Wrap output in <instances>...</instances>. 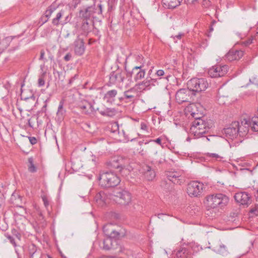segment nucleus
Masks as SVG:
<instances>
[{
	"label": "nucleus",
	"instance_id": "obj_6",
	"mask_svg": "<svg viewBox=\"0 0 258 258\" xmlns=\"http://www.w3.org/2000/svg\"><path fill=\"white\" fill-rule=\"evenodd\" d=\"M98 9H95V6H91L87 7L84 10L79 11V17L82 20H87L88 21H92V18H94V14L97 13L98 14L102 13V6L101 4L97 6Z\"/></svg>",
	"mask_w": 258,
	"mask_h": 258
},
{
	"label": "nucleus",
	"instance_id": "obj_49",
	"mask_svg": "<svg viewBox=\"0 0 258 258\" xmlns=\"http://www.w3.org/2000/svg\"><path fill=\"white\" fill-rule=\"evenodd\" d=\"M47 100L45 101V104L43 105V106L42 108V111L45 112L46 111V108L47 107V103H46Z\"/></svg>",
	"mask_w": 258,
	"mask_h": 258
},
{
	"label": "nucleus",
	"instance_id": "obj_34",
	"mask_svg": "<svg viewBox=\"0 0 258 258\" xmlns=\"http://www.w3.org/2000/svg\"><path fill=\"white\" fill-rule=\"evenodd\" d=\"M5 236L14 246L16 247L17 246V240L14 236L10 235L8 234H6Z\"/></svg>",
	"mask_w": 258,
	"mask_h": 258
},
{
	"label": "nucleus",
	"instance_id": "obj_51",
	"mask_svg": "<svg viewBox=\"0 0 258 258\" xmlns=\"http://www.w3.org/2000/svg\"><path fill=\"white\" fill-rule=\"evenodd\" d=\"M215 23H216V21H213L212 22L211 26H210V29H209L210 32H212L213 30V28L212 27V25H214Z\"/></svg>",
	"mask_w": 258,
	"mask_h": 258
},
{
	"label": "nucleus",
	"instance_id": "obj_39",
	"mask_svg": "<svg viewBox=\"0 0 258 258\" xmlns=\"http://www.w3.org/2000/svg\"><path fill=\"white\" fill-rule=\"evenodd\" d=\"M250 212L253 213L255 215H258V206H255L254 208L250 210Z\"/></svg>",
	"mask_w": 258,
	"mask_h": 258
},
{
	"label": "nucleus",
	"instance_id": "obj_58",
	"mask_svg": "<svg viewBox=\"0 0 258 258\" xmlns=\"http://www.w3.org/2000/svg\"><path fill=\"white\" fill-rule=\"evenodd\" d=\"M115 127H116L117 130H118V125L117 124H115Z\"/></svg>",
	"mask_w": 258,
	"mask_h": 258
},
{
	"label": "nucleus",
	"instance_id": "obj_2",
	"mask_svg": "<svg viewBox=\"0 0 258 258\" xmlns=\"http://www.w3.org/2000/svg\"><path fill=\"white\" fill-rule=\"evenodd\" d=\"M229 202V198L222 194L211 195L207 197L206 204L209 208L215 209L221 208L226 206Z\"/></svg>",
	"mask_w": 258,
	"mask_h": 258
},
{
	"label": "nucleus",
	"instance_id": "obj_3",
	"mask_svg": "<svg viewBox=\"0 0 258 258\" xmlns=\"http://www.w3.org/2000/svg\"><path fill=\"white\" fill-rule=\"evenodd\" d=\"M99 180L100 184L106 188L114 187L120 181L117 175L112 172H105L100 174Z\"/></svg>",
	"mask_w": 258,
	"mask_h": 258
},
{
	"label": "nucleus",
	"instance_id": "obj_38",
	"mask_svg": "<svg viewBox=\"0 0 258 258\" xmlns=\"http://www.w3.org/2000/svg\"><path fill=\"white\" fill-rule=\"evenodd\" d=\"M44 74L42 75L38 79V85L40 87L44 86L45 84L44 80L43 78Z\"/></svg>",
	"mask_w": 258,
	"mask_h": 258
},
{
	"label": "nucleus",
	"instance_id": "obj_62",
	"mask_svg": "<svg viewBox=\"0 0 258 258\" xmlns=\"http://www.w3.org/2000/svg\"><path fill=\"white\" fill-rule=\"evenodd\" d=\"M162 215H163V214H159V215H158V216H162Z\"/></svg>",
	"mask_w": 258,
	"mask_h": 258
},
{
	"label": "nucleus",
	"instance_id": "obj_46",
	"mask_svg": "<svg viewBox=\"0 0 258 258\" xmlns=\"http://www.w3.org/2000/svg\"><path fill=\"white\" fill-rule=\"evenodd\" d=\"M122 134L124 137L125 140L129 141L130 140V138L128 137V135H126L125 132L123 130L122 131Z\"/></svg>",
	"mask_w": 258,
	"mask_h": 258
},
{
	"label": "nucleus",
	"instance_id": "obj_11",
	"mask_svg": "<svg viewBox=\"0 0 258 258\" xmlns=\"http://www.w3.org/2000/svg\"><path fill=\"white\" fill-rule=\"evenodd\" d=\"M253 123L251 121V117H249L247 118H244L241 121V125L239 124L238 134L240 136H243L248 132L249 128L252 131H254L253 128Z\"/></svg>",
	"mask_w": 258,
	"mask_h": 258
},
{
	"label": "nucleus",
	"instance_id": "obj_54",
	"mask_svg": "<svg viewBox=\"0 0 258 258\" xmlns=\"http://www.w3.org/2000/svg\"><path fill=\"white\" fill-rule=\"evenodd\" d=\"M252 43V40L249 39L245 42L246 45H249Z\"/></svg>",
	"mask_w": 258,
	"mask_h": 258
},
{
	"label": "nucleus",
	"instance_id": "obj_18",
	"mask_svg": "<svg viewBox=\"0 0 258 258\" xmlns=\"http://www.w3.org/2000/svg\"><path fill=\"white\" fill-rule=\"evenodd\" d=\"M82 39L77 38L74 42V50L76 54L82 55L85 51V47Z\"/></svg>",
	"mask_w": 258,
	"mask_h": 258
},
{
	"label": "nucleus",
	"instance_id": "obj_25",
	"mask_svg": "<svg viewBox=\"0 0 258 258\" xmlns=\"http://www.w3.org/2000/svg\"><path fill=\"white\" fill-rule=\"evenodd\" d=\"M66 109L63 108V101H60L56 113V116L58 120H62L66 115Z\"/></svg>",
	"mask_w": 258,
	"mask_h": 258
},
{
	"label": "nucleus",
	"instance_id": "obj_41",
	"mask_svg": "<svg viewBox=\"0 0 258 258\" xmlns=\"http://www.w3.org/2000/svg\"><path fill=\"white\" fill-rule=\"evenodd\" d=\"M184 35L183 33H179L178 35L172 36L171 37L173 38V40H175V38H177L178 39H180L181 37Z\"/></svg>",
	"mask_w": 258,
	"mask_h": 258
},
{
	"label": "nucleus",
	"instance_id": "obj_22",
	"mask_svg": "<svg viewBox=\"0 0 258 258\" xmlns=\"http://www.w3.org/2000/svg\"><path fill=\"white\" fill-rule=\"evenodd\" d=\"M94 27V22L93 21H88L87 20H82L81 30L84 33L88 34L91 30V26Z\"/></svg>",
	"mask_w": 258,
	"mask_h": 258
},
{
	"label": "nucleus",
	"instance_id": "obj_63",
	"mask_svg": "<svg viewBox=\"0 0 258 258\" xmlns=\"http://www.w3.org/2000/svg\"><path fill=\"white\" fill-rule=\"evenodd\" d=\"M235 215V213H233V215H232V216L234 217V216Z\"/></svg>",
	"mask_w": 258,
	"mask_h": 258
},
{
	"label": "nucleus",
	"instance_id": "obj_19",
	"mask_svg": "<svg viewBox=\"0 0 258 258\" xmlns=\"http://www.w3.org/2000/svg\"><path fill=\"white\" fill-rule=\"evenodd\" d=\"M243 55L242 50H231L226 55V58L229 61L239 59Z\"/></svg>",
	"mask_w": 258,
	"mask_h": 258
},
{
	"label": "nucleus",
	"instance_id": "obj_47",
	"mask_svg": "<svg viewBox=\"0 0 258 258\" xmlns=\"http://www.w3.org/2000/svg\"><path fill=\"white\" fill-rule=\"evenodd\" d=\"M45 54V52L43 50H41L40 51V56L39 58V60H43L44 59V56Z\"/></svg>",
	"mask_w": 258,
	"mask_h": 258
},
{
	"label": "nucleus",
	"instance_id": "obj_28",
	"mask_svg": "<svg viewBox=\"0 0 258 258\" xmlns=\"http://www.w3.org/2000/svg\"><path fill=\"white\" fill-rule=\"evenodd\" d=\"M117 91L115 89H112L108 91L104 95V98L107 100V102L110 101L113 99L117 95Z\"/></svg>",
	"mask_w": 258,
	"mask_h": 258
},
{
	"label": "nucleus",
	"instance_id": "obj_44",
	"mask_svg": "<svg viewBox=\"0 0 258 258\" xmlns=\"http://www.w3.org/2000/svg\"><path fill=\"white\" fill-rule=\"evenodd\" d=\"M198 0H184V2L188 4H194Z\"/></svg>",
	"mask_w": 258,
	"mask_h": 258
},
{
	"label": "nucleus",
	"instance_id": "obj_4",
	"mask_svg": "<svg viewBox=\"0 0 258 258\" xmlns=\"http://www.w3.org/2000/svg\"><path fill=\"white\" fill-rule=\"evenodd\" d=\"M192 128L196 129L194 136L195 138H199L203 136L212 127V122L206 121L201 118H196L192 122Z\"/></svg>",
	"mask_w": 258,
	"mask_h": 258
},
{
	"label": "nucleus",
	"instance_id": "obj_42",
	"mask_svg": "<svg viewBox=\"0 0 258 258\" xmlns=\"http://www.w3.org/2000/svg\"><path fill=\"white\" fill-rule=\"evenodd\" d=\"M71 57L72 55L70 53H68L64 56V60L66 61H68L71 59Z\"/></svg>",
	"mask_w": 258,
	"mask_h": 258
},
{
	"label": "nucleus",
	"instance_id": "obj_61",
	"mask_svg": "<svg viewBox=\"0 0 258 258\" xmlns=\"http://www.w3.org/2000/svg\"><path fill=\"white\" fill-rule=\"evenodd\" d=\"M166 181H163V182H162V184H165V183H166Z\"/></svg>",
	"mask_w": 258,
	"mask_h": 258
},
{
	"label": "nucleus",
	"instance_id": "obj_21",
	"mask_svg": "<svg viewBox=\"0 0 258 258\" xmlns=\"http://www.w3.org/2000/svg\"><path fill=\"white\" fill-rule=\"evenodd\" d=\"M157 83L156 79H150V80H146L138 85L140 86L139 89L142 90L149 89L151 85L155 86V83Z\"/></svg>",
	"mask_w": 258,
	"mask_h": 258
},
{
	"label": "nucleus",
	"instance_id": "obj_37",
	"mask_svg": "<svg viewBox=\"0 0 258 258\" xmlns=\"http://www.w3.org/2000/svg\"><path fill=\"white\" fill-rule=\"evenodd\" d=\"M42 201L43 202L44 205L46 208H47L48 206H49V201L47 198V197L44 196L42 198Z\"/></svg>",
	"mask_w": 258,
	"mask_h": 258
},
{
	"label": "nucleus",
	"instance_id": "obj_60",
	"mask_svg": "<svg viewBox=\"0 0 258 258\" xmlns=\"http://www.w3.org/2000/svg\"><path fill=\"white\" fill-rule=\"evenodd\" d=\"M28 123H29V125L30 126V127H32V125L31 124V123L30 122V120H29L28 121Z\"/></svg>",
	"mask_w": 258,
	"mask_h": 258
},
{
	"label": "nucleus",
	"instance_id": "obj_36",
	"mask_svg": "<svg viewBox=\"0 0 258 258\" xmlns=\"http://www.w3.org/2000/svg\"><path fill=\"white\" fill-rule=\"evenodd\" d=\"M208 155L209 157L215 158L216 160H220L221 159V157L217 154L215 153H208Z\"/></svg>",
	"mask_w": 258,
	"mask_h": 258
},
{
	"label": "nucleus",
	"instance_id": "obj_10",
	"mask_svg": "<svg viewBox=\"0 0 258 258\" xmlns=\"http://www.w3.org/2000/svg\"><path fill=\"white\" fill-rule=\"evenodd\" d=\"M239 122H233L229 126L224 128L222 131V133L225 136L230 139H233L237 136L238 134Z\"/></svg>",
	"mask_w": 258,
	"mask_h": 258
},
{
	"label": "nucleus",
	"instance_id": "obj_33",
	"mask_svg": "<svg viewBox=\"0 0 258 258\" xmlns=\"http://www.w3.org/2000/svg\"><path fill=\"white\" fill-rule=\"evenodd\" d=\"M80 107L82 110V111H84L86 114L89 113V110L87 109L88 108H89L90 109L91 111H92V106L90 103H87L86 105H80Z\"/></svg>",
	"mask_w": 258,
	"mask_h": 258
},
{
	"label": "nucleus",
	"instance_id": "obj_43",
	"mask_svg": "<svg viewBox=\"0 0 258 258\" xmlns=\"http://www.w3.org/2000/svg\"><path fill=\"white\" fill-rule=\"evenodd\" d=\"M164 74V72L162 70H158L156 72V75L158 77L163 76Z\"/></svg>",
	"mask_w": 258,
	"mask_h": 258
},
{
	"label": "nucleus",
	"instance_id": "obj_48",
	"mask_svg": "<svg viewBox=\"0 0 258 258\" xmlns=\"http://www.w3.org/2000/svg\"><path fill=\"white\" fill-rule=\"evenodd\" d=\"M152 141L156 143L157 144H158L159 145L161 144V139L160 138H157V139H156L155 140H153Z\"/></svg>",
	"mask_w": 258,
	"mask_h": 258
},
{
	"label": "nucleus",
	"instance_id": "obj_40",
	"mask_svg": "<svg viewBox=\"0 0 258 258\" xmlns=\"http://www.w3.org/2000/svg\"><path fill=\"white\" fill-rule=\"evenodd\" d=\"M29 141L32 145H35L37 143V140L35 137H28Z\"/></svg>",
	"mask_w": 258,
	"mask_h": 258
},
{
	"label": "nucleus",
	"instance_id": "obj_57",
	"mask_svg": "<svg viewBox=\"0 0 258 258\" xmlns=\"http://www.w3.org/2000/svg\"><path fill=\"white\" fill-rule=\"evenodd\" d=\"M125 99V96L121 97L119 98V100L120 102L123 101Z\"/></svg>",
	"mask_w": 258,
	"mask_h": 258
},
{
	"label": "nucleus",
	"instance_id": "obj_30",
	"mask_svg": "<svg viewBox=\"0 0 258 258\" xmlns=\"http://www.w3.org/2000/svg\"><path fill=\"white\" fill-rule=\"evenodd\" d=\"M176 255L177 258H188L187 250L184 248L178 250Z\"/></svg>",
	"mask_w": 258,
	"mask_h": 258
},
{
	"label": "nucleus",
	"instance_id": "obj_26",
	"mask_svg": "<svg viewBox=\"0 0 258 258\" xmlns=\"http://www.w3.org/2000/svg\"><path fill=\"white\" fill-rule=\"evenodd\" d=\"M137 94V90L134 88H132L129 90L124 92V96L126 99H129L131 101L134 99Z\"/></svg>",
	"mask_w": 258,
	"mask_h": 258
},
{
	"label": "nucleus",
	"instance_id": "obj_17",
	"mask_svg": "<svg viewBox=\"0 0 258 258\" xmlns=\"http://www.w3.org/2000/svg\"><path fill=\"white\" fill-rule=\"evenodd\" d=\"M182 171H170L166 172V175L168 179L172 182L175 183H178L181 179L179 178L183 175Z\"/></svg>",
	"mask_w": 258,
	"mask_h": 258
},
{
	"label": "nucleus",
	"instance_id": "obj_16",
	"mask_svg": "<svg viewBox=\"0 0 258 258\" xmlns=\"http://www.w3.org/2000/svg\"><path fill=\"white\" fill-rule=\"evenodd\" d=\"M209 248H212L214 251L222 255H226L228 253L226 246L219 241H215Z\"/></svg>",
	"mask_w": 258,
	"mask_h": 258
},
{
	"label": "nucleus",
	"instance_id": "obj_45",
	"mask_svg": "<svg viewBox=\"0 0 258 258\" xmlns=\"http://www.w3.org/2000/svg\"><path fill=\"white\" fill-rule=\"evenodd\" d=\"M81 2L80 0H73L72 3L74 5V8H76L77 6Z\"/></svg>",
	"mask_w": 258,
	"mask_h": 258
},
{
	"label": "nucleus",
	"instance_id": "obj_52",
	"mask_svg": "<svg viewBox=\"0 0 258 258\" xmlns=\"http://www.w3.org/2000/svg\"><path fill=\"white\" fill-rule=\"evenodd\" d=\"M13 39V37H7L5 38L6 41H11ZM5 41V40H3V42Z\"/></svg>",
	"mask_w": 258,
	"mask_h": 258
},
{
	"label": "nucleus",
	"instance_id": "obj_8",
	"mask_svg": "<svg viewBox=\"0 0 258 258\" xmlns=\"http://www.w3.org/2000/svg\"><path fill=\"white\" fill-rule=\"evenodd\" d=\"M203 188L202 183L197 181H193L188 184L187 193L190 197H197L202 194Z\"/></svg>",
	"mask_w": 258,
	"mask_h": 258
},
{
	"label": "nucleus",
	"instance_id": "obj_31",
	"mask_svg": "<svg viewBox=\"0 0 258 258\" xmlns=\"http://www.w3.org/2000/svg\"><path fill=\"white\" fill-rule=\"evenodd\" d=\"M63 13H64V11H63L62 10L59 11L57 13L55 18H54L52 20V22L53 24H54V25H56V26H57L59 24L60 19L61 18L62 16L63 15Z\"/></svg>",
	"mask_w": 258,
	"mask_h": 258
},
{
	"label": "nucleus",
	"instance_id": "obj_64",
	"mask_svg": "<svg viewBox=\"0 0 258 258\" xmlns=\"http://www.w3.org/2000/svg\"><path fill=\"white\" fill-rule=\"evenodd\" d=\"M133 140H134V139H131V141H133Z\"/></svg>",
	"mask_w": 258,
	"mask_h": 258
},
{
	"label": "nucleus",
	"instance_id": "obj_7",
	"mask_svg": "<svg viewBox=\"0 0 258 258\" xmlns=\"http://www.w3.org/2000/svg\"><path fill=\"white\" fill-rule=\"evenodd\" d=\"M112 195L116 198L119 204L127 205L131 202V194L127 190L116 189L113 191Z\"/></svg>",
	"mask_w": 258,
	"mask_h": 258
},
{
	"label": "nucleus",
	"instance_id": "obj_59",
	"mask_svg": "<svg viewBox=\"0 0 258 258\" xmlns=\"http://www.w3.org/2000/svg\"><path fill=\"white\" fill-rule=\"evenodd\" d=\"M257 196L256 197V201H258V190H257Z\"/></svg>",
	"mask_w": 258,
	"mask_h": 258
},
{
	"label": "nucleus",
	"instance_id": "obj_9",
	"mask_svg": "<svg viewBox=\"0 0 258 258\" xmlns=\"http://www.w3.org/2000/svg\"><path fill=\"white\" fill-rule=\"evenodd\" d=\"M227 65H217L212 67L209 70L208 74L211 78L220 77L224 76L228 71Z\"/></svg>",
	"mask_w": 258,
	"mask_h": 258
},
{
	"label": "nucleus",
	"instance_id": "obj_23",
	"mask_svg": "<svg viewBox=\"0 0 258 258\" xmlns=\"http://www.w3.org/2000/svg\"><path fill=\"white\" fill-rule=\"evenodd\" d=\"M94 200L98 205L102 206L106 203V195L104 192L100 191L96 195Z\"/></svg>",
	"mask_w": 258,
	"mask_h": 258
},
{
	"label": "nucleus",
	"instance_id": "obj_24",
	"mask_svg": "<svg viewBox=\"0 0 258 258\" xmlns=\"http://www.w3.org/2000/svg\"><path fill=\"white\" fill-rule=\"evenodd\" d=\"M99 113L103 116L112 117L116 114V110L114 108H107L104 109H97Z\"/></svg>",
	"mask_w": 258,
	"mask_h": 258
},
{
	"label": "nucleus",
	"instance_id": "obj_50",
	"mask_svg": "<svg viewBox=\"0 0 258 258\" xmlns=\"http://www.w3.org/2000/svg\"><path fill=\"white\" fill-rule=\"evenodd\" d=\"M147 126L146 125V124H145L144 123H141V129L142 130H145L147 129Z\"/></svg>",
	"mask_w": 258,
	"mask_h": 258
},
{
	"label": "nucleus",
	"instance_id": "obj_32",
	"mask_svg": "<svg viewBox=\"0 0 258 258\" xmlns=\"http://www.w3.org/2000/svg\"><path fill=\"white\" fill-rule=\"evenodd\" d=\"M56 10L55 7L54 6H50L48 9L46 11L45 13V17L47 18L45 20L44 22H46L48 19L50 17L52 13Z\"/></svg>",
	"mask_w": 258,
	"mask_h": 258
},
{
	"label": "nucleus",
	"instance_id": "obj_12",
	"mask_svg": "<svg viewBox=\"0 0 258 258\" xmlns=\"http://www.w3.org/2000/svg\"><path fill=\"white\" fill-rule=\"evenodd\" d=\"M190 91L188 89H180L176 93L175 99L179 104L188 102L190 98Z\"/></svg>",
	"mask_w": 258,
	"mask_h": 258
},
{
	"label": "nucleus",
	"instance_id": "obj_29",
	"mask_svg": "<svg viewBox=\"0 0 258 258\" xmlns=\"http://www.w3.org/2000/svg\"><path fill=\"white\" fill-rule=\"evenodd\" d=\"M28 161L29 164L28 165V169L29 171L31 173L36 172L37 168L33 163V158L32 157H30L28 158Z\"/></svg>",
	"mask_w": 258,
	"mask_h": 258
},
{
	"label": "nucleus",
	"instance_id": "obj_55",
	"mask_svg": "<svg viewBox=\"0 0 258 258\" xmlns=\"http://www.w3.org/2000/svg\"><path fill=\"white\" fill-rule=\"evenodd\" d=\"M214 137V136H209V137H206V140L209 141H210V138H213Z\"/></svg>",
	"mask_w": 258,
	"mask_h": 258
},
{
	"label": "nucleus",
	"instance_id": "obj_14",
	"mask_svg": "<svg viewBox=\"0 0 258 258\" xmlns=\"http://www.w3.org/2000/svg\"><path fill=\"white\" fill-rule=\"evenodd\" d=\"M142 66L135 67L131 72H127V77L131 78L133 75H135L134 79L136 81L142 79L145 75V71L142 69Z\"/></svg>",
	"mask_w": 258,
	"mask_h": 258
},
{
	"label": "nucleus",
	"instance_id": "obj_15",
	"mask_svg": "<svg viewBox=\"0 0 258 258\" xmlns=\"http://www.w3.org/2000/svg\"><path fill=\"white\" fill-rule=\"evenodd\" d=\"M141 173L145 178L148 181H152L155 177L156 174L154 169L148 165H145L142 167Z\"/></svg>",
	"mask_w": 258,
	"mask_h": 258
},
{
	"label": "nucleus",
	"instance_id": "obj_20",
	"mask_svg": "<svg viewBox=\"0 0 258 258\" xmlns=\"http://www.w3.org/2000/svg\"><path fill=\"white\" fill-rule=\"evenodd\" d=\"M124 77L122 74L118 72H112L110 74L109 82L112 84L116 83H122L124 81Z\"/></svg>",
	"mask_w": 258,
	"mask_h": 258
},
{
	"label": "nucleus",
	"instance_id": "obj_5",
	"mask_svg": "<svg viewBox=\"0 0 258 258\" xmlns=\"http://www.w3.org/2000/svg\"><path fill=\"white\" fill-rule=\"evenodd\" d=\"M187 88L192 92L204 91L209 87V83L205 78H192L187 82Z\"/></svg>",
	"mask_w": 258,
	"mask_h": 258
},
{
	"label": "nucleus",
	"instance_id": "obj_56",
	"mask_svg": "<svg viewBox=\"0 0 258 258\" xmlns=\"http://www.w3.org/2000/svg\"><path fill=\"white\" fill-rule=\"evenodd\" d=\"M59 253L62 258H67L61 251H59Z\"/></svg>",
	"mask_w": 258,
	"mask_h": 258
},
{
	"label": "nucleus",
	"instance_id": "obj_1",
	"mask_svg": "<svg viewBox=\"0 0 258 258\" xmlns=\"http://www.w3.org/2000/svg\"><path fill=\"white\" fill-rule=\"evenodd\" d=\"M103 231L106 236L103 248L105 250L117 248V240L124 235V230L112 223H108L103 226Z\"/></svg>",
	"mask_w": 258,
	"mask_h": 258
},
{
	"label": "nucleus",
	"instance_id": "obj_35",
	"mask_svg": "<svg viewBox=\"0 0 258 258\" xmlns=\"http://www.w3.org/2000/svg\"><path fill=\"white\" fill-rule=\"evenodd\" d=\"M12 233H13L12 236H14L15 237L16 240L17 239L19 241H20L21 240V235L20 233L18 232L16 230H13Z\"/></svg>",
	"mask_w": 258,
	"mask_h": 258
},
{
	"label": "nucleus",
	"instance_id": "obj_13",
	"mask_svg": "<svg viewBox=\"0 0 258 258\" xmlns=\"http://www.w3.org/2000/svg\"><path fill=\"white\" fill-rule=\"evenodd\" d=\"M234 199L236 202L242 205L248 206L251 202V196L246 192L236 193L234 196Z\"/></svg>",
	"mask_w": 258,
	"mask_h": 258
},
{
	"label": "nucleus",
	"instance_id": "obj_53",
	"mask_svg": "<svg viewBox=\"0 0 258 258\" xmlns=\"http://www.w3.org/2000/svg\"><path fill=\"white\" fill-rule=\"evenodd\" d=\"M33 249H34V252H32V253H31L30 252V258H33V255L35 253V251H36V249L33 246Z\"/></svg>",
	"mask_w": 258,
	"mask_h": 258
},
{
	"label": "nucleus",
	"instance_id": "obj_27",
	"mask_svg": "<svg viewBox=\"0 0 258 258\" xmlns=\"http://www.w3.org/2000/svg\"><path fill=\"white\" fill-rule=\"evenodd\" d=\"M121 161H122V160L113 159L109 164L111 167L115 169H119V171H122L125 170V169L123 168L122 164L120 163Z\"/></svg>",
	"mask_w": 258,
	"mask_h": 258
}]
</instances>
